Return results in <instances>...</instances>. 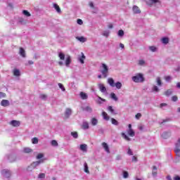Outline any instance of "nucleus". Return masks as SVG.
Listing matches in <instances>:
<instances>
[{
	"label": "nucleus",
	"mask_w": 180,
	"mask_h": 180,
	"mask_svg": "<svg viewBox=\"0 0 180 180\" xmlns=\"http://www.w3.org/2000/svg\"><path fill=\"white\" fill-rule=\"evenodd\" d=\"M131 79L136 84H141L146 81L144 78V75L143 73H136L134 77H131Z\"/></svg>",
	"instance_id": "f257e3e1"
},
{
	"label": "nucleus",
	"mask_w": 180,
	"mask_h": 180,
	"mask_svg": "<svg viewBox=\"0 0 180 180\" xmlns=\"http://www.w3.org/2000/svg\"><path fill=\"white\" fill-rule=\"evenodd\" d=\"M101 73L103 78H108V75H109V68L106 64H101Z\"/></svg>",
	"instance_id": "f03ea898"
},
{
	"label": "nucleus",
	"mask_w": 180,
	"mask_h": 180,
	"mask_svg": "<svg viewBox=\"0 0 180 180\" xmlns=\"http://www.w3.org/2000/svg\"><path fill=\"white\" fill-rule=\"evenodd\" d=\"M180 139H179L178 142L176 143V147L174 148V153L177 157H180Z\"/></svg>",
	"instance_id": "7ed1b4c3"
},
{
	"label": "nucleus",
	"mask_w": 180,
	"mask_h": 180,
	"mask_svg": "<svg viewBox=\"0 0 180 180\" xmlns=\"http://www.w3.org/2000/svg\"><path fill=\"white\" fill-rule=\"evenodd\" d=\"M1 174L4 178H10L11 177V171L8 169H3L1 170Z\"/></svg>",
	"instance_id": "20e7f679"
},
{
	"label": "nucleus",
	"mask_w": 180,
	"mask_h": 180,
	"mask_svg": "<svg viewBox=\"0 0 180 180\" xmlns=\"http://www.w3.org/2000/svg\"><path fill=\"white\" fill-rule=\"evenodd\" d=\"M72 115V110L71 108H66L65 111V119H68Z\"/></svg>",
	"instance_id": "39448f33"
},
{
	"label": "nucleus",
	"mask_w": 180,
	"mask_h": 180,
	"mask_svg": "<svg viewBox=\"0 0 180 180\" xmlns=\"http://www.w3.org/2000/svg\"><path fill=\"white\" fill-rule=\"evenodd\" d=\"M85 58H86V57L85 56V54H84V53L82 52V56H78V60L79 61V63H81V64H85Z\"/></svg>",
	"instance_id": "423d86ee"
},
{
	"label": "nucleus",
	"mask_w": 180,
	"mask_h": 180,
	"mask_svg": "<svg viewBox=\"0 0 180 180\" xmlns=\"http://www.w3.org/2000/svg\"><path fill=\"white\" fill-rule=\"evenodd\" d=\"M44 161L43 160H37V161H35L34 162H32L31 164V165H32V167H34V169H35V168H37V167H39V165H40V164L43 163Z\"/></svg>",
	"instance_id": "0eeeda50"
},
{
	"label": "nucleus",
	"mask_w": 180,
	"mask_h": 180,
	"mask_svg": "<svg viewBox=\"0 0 180 180\" xmlns=\"http://www.w3.org/2000/svg\"><path fill=\"white\" fill-rule=\"evenodd\" d=\"M79 150H81V151L83 153H86V151H88V146L85 143L81 144Z\"/></svg>",
	"instance_id": "6e6552de"
},
{
	"label": "nucleus",
	"mask_w": 180,
	"mask_h": 180,
	"mask_svg": "<svg viewBox=\"0 0 180 180\" xmlns=\"http://www.w3.org/2000/svg\"><path fill=\"white\" fill-rule=\"evenodd\" d=\"M132 11L135 15L141 13V11H140V8H139V6H134L132 8Z\"/></svg>",
	"instance_id": "1a4fd4ad"
},
{
	"label": "nucleus",
	"mask_w": 180,
	"mask_h": 180,
	"mask_svg": "<svg viewBox=\"0 0 180 180\" xmlns=\"http://www.w3.org/2000/svg\"><path fill=\"white\" fill-rule=\"evenodd\" d=\"M10 124L13 126V127H19V126H20V122L18 120H12L11 121Z\"/></svg>",
	"instance_id": "9d476101"
},
{
	"label": "nucleus",
	"mask_w": 180,
	"mask_h": 180,
	"mask_svg": "<svg viewBox=\"0 0 180 180\" xmlns=\"http://www.w3.org/2000/svg\"><path fill=\"white\" fill-rule=\"evenodd\" d=\"M82 128L83 130H88V129H89V123L86 121H84L82 122Z\"/></svg>",
	"instance_id": "9b49d317"
},
{
	"label": "nucleus",
	"mask_w": 180,
	"mask_h": 180,
	"mask_svg": "<svg viewBox=\"0 0 180 180\" xmlns=\"http://www.w3.org/2000/svg\"><path fill=\"white\" fill-rule=\"evenodd\" d=\"M11 103H9V101L8 100H2L1 102V105L4 106V108H6L9 106Z\"/></svg>",
	"instance_id": "f8f14e48"
},
{
	"label": "nucleus",
	"mask_w": 180,
	"mask_h": 180,
	"mask_svg": "<svg viewBox=\"0 0 180 180\" xmlns=\"http://www.w3.org/2000/svg\"><path fill=\"white\" fill-rule=\"evenodd\" d=\"M98 89L102 94H105V92H106V87L103 84H98Z\"/></svg>",
	"instance_id": "ddd939ff"
},
{
	"label": "nucleus",
	"mask_w": 180,
	"mask_h": 180,
	"mask_svg": "<svg viewBox=\"0 0 180 180\" xmlns=\"http://www.w3.org/2000/svg\"><path fill=\"white\" fill-rule=\"evenodd\" d=\"M103 148H104L105 151H106V153H108V154H109V153H110V150H109V146H108V143L103 142L102 143Z\"/></svg>",
	"instance_id": "4468645a"
},
{
	"label": "nucleus",
	"mask_w": 180,
	"mask_h": 180,
	"mask_svg": "<svg viewBox=\"0 0 180 180\" xmlns=\"http://www.w3.org/2000/svg\"><path fill=\"white\" fill-rule=\"evenodd\" d=\"M8 160L10 161V162H15V161H16V156L10 155L8 156Z\"/></svg>",
	"instance_id": "2eb2a0df"
},
{
	"label": "nucleus",
	"mask_w": 180,
	"mask_h": 180,
	"mask_svg": "<svg viewBox=\"0 0 180 180\" xmlns=\"http://www.w3.org/2000/svg\"><path fill=\"white\" fill-rule=\"evenodd\" d=\"M158 2V0H148L146 1V4L148 5V6H153V4H157Z\"/></svg>",
	"instance_id": "dca6fc26"
},
{
	"label": "nucleus",
	"mask_w": 180,
	"mask_h": 180,
	"mask_svg": "<svg viewBox=\"0 0 180 180\" xmlns=\"http://www.w3.org/2000/svg\"><path fill=\"white\" fill-rule=\"evenodd\" d=\"M70 64H71V56H68L65 60V65L66 67H70Z\"/></svg>",
	"instance_id": "f3484780"
},
{
	"label": "nucleus",
	"mask_w": 180,
	"mask_h": 180,
	"mask_svg": "<svg viewBox=\"0 0 180 180\" xmlns=\"http://www.w3.org/2000/svg\"><path fill=\"white\" fill-rule=\"evenodd\" d=\"M20 56H22L23 58H26V51H25V49L23 48H20Z\"/></svg>",
	"instance_id": "a211bd4d"
},
{
	"label": "nucleus",
	"mask_w": 180,
	"mask_h": 180,
	"mask_svg": "<svg viewBox=\"0 0 180 180\" xmlns=\"http://www.w3.org/2000/svg\"><path fill=\"white\" fill-rule=\"evenodd\" d=\"M23 153H25V154H30V153H33V149L30 148H24Z\"/></svg>",
	"instance_id": "6ab92c4d"
},
{
	"label": "nucleus",
	"mask_w": 180,
	"mask_h": 180,
	"mask_svg": "<svg viewBox=\"0 0 180 180\" xmlns=\"http://www.w3.org/2000/svg\"><path fill=\"white\" fill-rule=\"evenodd\" d=\"M84 172H86V174H89V167H88V163H86V162L84 163Z\"/></svg>",
	"instance_id": "aec40b11"
},
{
	"label": "nucleus",
	"mask_w": 180,
	"mask_h": 180,
	"mask_svg": "<svg viewBox=\"0 0 180 180\" xmlns=\"http://www.w3.org/2000/svg\"><path fill=\"white\" fill-rule=\"evenodd\" d=\"M107 110H108V112H110L112 115H117V113L115 112V110L113 109V107L112 105H109L107 108Z\"/></svg>",
	"instance_id": "412c9836"
},
{
	"label": "nucleus",
	"mask_w": 180,
	"mask_h": 180,
	"mask_svg": "<svg viewBox=\"0 0 180 180\" xmlns=\"http://www.w3.org/2000/svg\"><path fill=\"white\" fill-rule=\"evenodd\" d=\"M53 8L56 9V12L58 13H61V8H60V6L57 4H53Z\"/></svg>",
	"instance_id": "4be33fe9"
},
{
	"label": "nucleus",
	"mask_w": 180,
	"mask_h": 180,
	"mask_svg": "<svg viewBox=\"0 0 180 180\" xmlns=\"http://www.w3.org/2000/svg\"><path fill=\"white\" fill-rule=\"evenodd\" d=\"M102 116H103V118L104 119V120H109V119H110V117H109V115H108V113H106V112L103 111L102 112Z\"/></svg>",
	"instance_id": "5701e85b"
},
{
	"label": "nucleus",
	"mask_w": 180,
	"mask_h": 180,
	"mask_svg": "<svg viewBox=\"0 0 180 180\" xmlns=\"http://www.w3.org/2000/svg\"><path fill=\"white\" fill-rule=\"evenodd\" d=\"M97 103L102 105L103 102H106V99L102 98L101 96H98Z\"/></svg>",
	"instance_id": "b1692460"
},
{
	"label": "nucleus",
	"mask_w": 180,
	"mask_h": 180,
	"mask_svg": "<svg viewBox=\"0 0 180 180\" xmlns=\"http://www.w3.org/2000/svg\"><path fill=\"white\" fill-rule=\"evenodd\" d=\"M108 82L109 85H110L112 88H115V80L112 78H109L108 79Z\"/></svg>",
	"instance_id": "393cba45"
},
{
	"label": "nucleus",
	"mask_w": 180,
	"mask_h": 180,
	"mask_svg": "<svg viewBox=\"0 0 180 180\" xmlns=\"http://www.w3.org/2000/svg\"><path fill=\"white\" fill-rule=\"evenodd\" d=\"M110 98L115 102H117L119 101V98H117V96H116V94L115 93L110 94Z\"/></svg>",
	"instance_id": "a878e982"
},
{
	"label": "nucleus",
	"mask_w": 180,
	"mask_h": 180,
	"mask_svg": "<svg viewBox=\"0 0 180 180\" xmlns=\"http://www.w3.org/2000/svg\"><path fill=\"white\" fill-rule=\"evenodd\" d=\"M170 136H171V134H169V132H163L162 134V139H169Z\"/></svg>",
	"instance_id": "bb28decb"
},
{
	"label": "nucleus",
	"mask_w": 180,
	"mask_h": 180,
	"mask_svg": "<svg viewBox=\"0 0 180 180\" xmlns=\"http://www.w3.org/2000/svg\"><path fill=\"white\" fill-rule=\"evenodd\" d=\"M156 82H157L158 86H162V81H161V77H158L156 78Z\"/></svg>",
	"instance_id": "cd10ccee"
},
{
	"label": "nucleus",
	"mask_w": 180,
	"mask_h": 180,
	"mask_svg": "<svg viewBox=\"0 0 180 180\" xmlns=\"http://www.w3.org/2000/svg\"><path fill=\"white\" fill-rule=\"evenodd\" d=\"M13 75H15V77H20V70L18 69H14Z\"/></svg>",
	"instance_id": "c85d7f7f"
},
{
	"label": "nucleus",
	"mask_w": 180,
	"mask_h": 180,
	"mask_svg": "<svg viewBox=\"0 0 180 180\" xmlns=\"http://www.w3.org/2000/svg\"><path fill=\"white\" fill-rule=\"evenodd\" d=\"M80 98L83 100L88 99V94L82 91L80 93Z\"/></svg>",
	"instance_id": "c756f323"
},
{
	"label": "nucleus",
	"mask_w": 180,
	"mask_h": 180,
	"mask_svg": "<svg viewBox=\"0 0 180 180\" xmlns=\"http://www.w3.org/2000/svg\"><path fill=\"white\" fill-rule=\"evenodd\" d=\"M91 123L92 126H96V124H98V119L93 117L91 120Z\"/></svg>",
	"instance_id": "7c9ffc66"
},
{
	"label": "nucleus",
	"mask_w": 180,
	"mask_h": 180,
	"mask_svg": "<svg viewBox=\"0 0 180 180\" xmlns=\"http://www.w3.org/2000/svg\"><path fill=\"white\" fill-rule=\"evenodd\" d=\"M104 37H109V34H110V31L109 30H105L103 32L102 34Z\"/></svg>",
	"instance_id": "2f4dec72"
},
{
	"label": "nucleus",
	"mask_w": 180,
	"mask_h": 180,
	"mask_svg": "<svg viewBox=\"0 0 180 180\" xmlns=\"http://www.w3.org/2000/svg\"><path fill=\"white\" fill-rule=\"evenodd\" d=\"M84 110H85V112H88V113H92V108H91V106H86L84 108Z\"/></svg>",
	"instance_id": "473e14b6"
},
{
	"label": "nucleus",
	"mask_w": 180,
	"mask_h": 180,
	"mask_svg": "<svg viewBox=\"0 0 180 180\" xmlns=\"http://www.w3.org/2000/svg\"><path fill=\"white\" fill-rule=\"evenodd\" d=\"M162 43H163V44H168V43H169V39L168 37H163L162 39Z\"/></svg>",
	"instance_id": "72a5a7b5"
},
{
	"label": "nucleus",
	"mask_w": 180,
	"mask_h": 180,
	"mask_svg": "<svg viewBox=\"0 0 180 180\" xmlns=\"http://www.w3.org/2000/svg\"><path fill=\"white\" fill-rule=\"evenodd\" d=\"M122 136L123 139H124V140H126L127 141H131V139H130L127 135H126V134L122 133Z\"/></svg>",
	"instance_id": "f704fd0d"
},
{
	"label": "nucleus",
	"mask_w": 180,
	"mask_h": 180,
	"mask_svg": "<svg viewBox=\"0 0 180 180\" xmlns=\"http://www.w3.org/2000/svg\"><path fill=\"white\" fill-rule=\"evenodd\" d=\"M127 133H128L129 136H130V137H134V136H135V133L133 129H128Z\"/></svg>",
	"instance_id": "c9c22d12"
},
{
	"label": "nucleus",
	"mask_w": 180,
	"mask_h": 180,
	"mask_svg": "<svg viewBox=\"0 0 180 180\" xmlns=\"http://www.w3.org/2000/svg\"><path fill=\"white\" fill-rule=\"evenodd\" d=\"M152 92H160V88L158 86L153 85L151 89Z\"/></svg>",
	"instance_id": "e433bc0d"
},
{
	"label": "nucleus",
	"mask_w": 180,
	"mask_h": 180,
	"mask_svg": "<svg viewBox=\"0 0 180 180\" xmlns=\"http://www.w3.org/2000/svg\"><path fill=\"white\" fill-rule=\"evenodd\" d=\"M118 37H123L124 36V31L123 30H120L117 32Z\"/></svg>",
	"instance_id": "4c0bfd02"
},
{
	"label": "nucleus",
	"mask_w": 180,
	"mask_h": 180,
	"mask_svg": "<svg viewBox=\"0 0 180 180\" xmlns=\"http://www.w3.org/2000/svg\"><path fill=\"white\" fill-rule=\"evenodd\" d=\"M149 50L152 51V53H155L158 51V49L154 46H149Z\"/></svg>",
	"instance_id": "58836bf2"
},
{
	"label": "nucleus",
	"mask_w": 180,
	"mask_h": 180,
	"mask_svg": "<svg viewBox=\"0 0 180 180\" xmlns=\"http://www.w3.org/2000/svg\"><path fill=\"white\" fill-rule=\"evenodd\" d=\"M111 123L112 124H114V126H119V122H117L115 118H111Z\"/></svg>",
	"instance_id": "ea45409f"
},
{
	"label": "nucleus",
	"mask_w": 180,
	"mask_h": 180,
	"mask_svg": "<svg viewBox=\"0 0 180 180\" xmlns=\"http://www.w3.org/2000/svg\"><path fill=\"white\" fill-rule=\"evenodd\" d=\"M152 175L153 176H157V167L155 166L153 167Z\"/></svg>",
	"instance_id": "a19ab883"
},
{
	"label": "nucleus",
	"mask_w": 180,
	"mask_h": 180,
	"mask_svg": "<svg viewBox=\"0 0 180 180\" xmlns=\"http://www.w3.org/2000/svg\"><path fill=\"white\" fill-rule=\"evenodd\" d=\"M115 86L117 88V89H120L122 88V82H117L115 84Z\"/></svg>",
	"instance_id": "79ce46f5"
},
{
	"label": "nucleus",
	"mask_w": 180,
	"mask_h": 180,
	"mask_svg": "<svg viewBox=\"0 0 180 180\" xmlns=\"http://www.w3.org/2000/svg\"><path fill=\"white\" fill-rule=\"evenodd\" d=\"M138 65H141V66L146 65V60L143 59L139 60L138 61Z\"/></svg>",
	"instance_id": "37998d69"
},
{
	"label": "nucleus",
	"mask_w": 180,
	"mask_h": 180,
	"mask_svg": "<svg viewBox=\"0 0 180 180\" xmlns=\"http://www.w3.org/2000/svg\"><path fill=\"white\" fill-rule=\"evenodd\" d=\"M51 146H53V147H58V143L56 140H52L51 141Z\"/></svg>",
	"instance_id": "c03bdc74"
},
{
	"label": "nucleus",
	"mask_w": 180,
	"mask_h": 180,
	"mask_svg": "<svg viewBox=\"0 0 180 180\" xmlns=\"http://www.w3.org/2000/svg\"><path fill=\"white\" fill-rule=\"evenodd\" d=\"M77 40H79V41H81L82 43H85V41H86V39L84 37H77Z\"/></svg>",
	"instance_id": "a18cd8bd"
},
{
	"label": "nucleus",
	"mask_w": 180,
	"mask_h": 180,
	"mask_svg": "<svg viewBox=\"0 0 180 180\" xmlns=\"http://www.w3.org/2000/svg\"><path fill=\"white\" fill-rule=\"evenodd\" d=\"M71 136L73 137V139H78V132L72 131L71 132Z\"/></svg>",
	"instance_id": "49530a36"
},
{
	"label": "nucleus",
	"mask_w": 180,
	"mask_h": 180,
	"mask_svg": "<svg viewBox=\"0 0 180 180\" xmlns=\"http://www.w3.org/2000/svg\"><path fill=\"white\" fill-rule=\"evenodd\" d=\"M58 85L63 92H65V87H64V85H63V84L58 83Z\"/></svg>",
	"instance_id": "de8ad7c7"
},
{
	"label": "nucleus",
	"mask_w": 180,
	"mask_h": 180,
	"mask_svg": "<svg viewBox=\"0 0 180 180\" xmlns=\"http://www.w3.org/2000/svg\"><path fill=\"white\" fill-rule=\"evenodd\" d=\"M165 95L166 96H169L170 95H172V90L168 89L167 91L165 92Z\"/></svg>",
	"instance_id": "09e8293b"
},
{
	"label": "nucleus",
	"mask_w": 180,
	"mask_h": 180,
	"mask_svg": "<svg viewBox=\"0 0 180 180\" xmlns=\"http://www.w3.org/2000/svg\"><path fill=\"white\" fill-rule=\"evenodd\" d=\"M58 57L60 60H65V55L63 53H59Z\"/></svg>",
	"instance_id": "8fccbe9b"
},
{
	"label": "nucleus",
	"mask_w": 180,
	"mask_h": 180,
	"mask_svg": "<svg viewBox=\"0 0 180 180\" xmlns=\"http://www.w3.org/2000/svg\"><path fill=\"white\" fill-rule=\"evenodd\" d=\"M33 169H34V167H33L32 165H30L27 168V171H28V172H32V171H33Z\"/></svg>",
	"instance_id": "3c124183"
},
{
	"label": "nucleus",
	"mask_w": 180,
	"mask_h": 180,
	"mask_svg": "<svg viewBox=\"0 0 180 180\" xmlns=\"http://www.w3.org/2000/svg\"><path fill=\"white\" fill-rule=\"evenodd\" d=\"M165 79L166 82H170L172 80V77L165 76Z\"/></svg>",
	"instance_id": "603ef678"
},
{
	"label": "nucleus",
	"mask_w": 180,
	"mask_h": 180,
	"mask_svg": "<svg viewBox=\"0 0 180 180\" xmlns=\"http://www.w3.org/2000/svg\"><path fill=\"white\" fill-rule=\"evenodd\" d=\"M32 144H37L39 143V139L34 137L32 139Z\"/></svg>",
	"instance_id": "864d4df0"
},
{
	"label": "nucleus",
	"mask_w": 180,
	"mask_h": 180,
	"mask_svg": "<svg viewBox=\"0 0 180 180\" xmlns=\"http://www.w3.org/2000/svg\"><path fill=\"white\" fill-rule=\"evenodd\" d=\"M39 179H44L46 178V174L44 173H40L38 176Z\"/></svg>",
	"instance_id": "5fc2aeb1"
},
{
	"label": "nucleus",
	"mask_w": 180,
	"mask_h": 180,
	"mask_svg": "<svg viewBox=\"0 0 180 180\" xmlns=\"http://www.w3.org/2000/svg\"><path fill=\"white\" fill-rule=\"evenodd\" d=\"M43 157H44V154H43V153H39V154L37 155L36 158H37V160H41V158H43Z\"/></svg>",
	"instance_id": "6e6d98bb"
},
{
	"label": "nucleus",
	"mask_w": 180,
	"mask_h": 180,
	"mask_svg": "<svg viewBox=\"0 0 180 180\" xmlns=\"http://www.w3.org/2000/svg\"><path fill=\"white\" fill-rule=\"evenodd\" d=\"M123 178H124V179L129 178V172H127V171H124L123 172Z\"/></svg>",
	"instance_id": "4d7b16f0"
},
{
	"label": "nucleus",
	"mask_w": 180,
	"mask_h": 180,
	"mask_svg": "<svg viewBox=\"0 0 180 180\" xmlns=\"http://www.w3.org/2000/svg\"><path fill=\"white\" fill-rule=\"evenodd\" d=\"M39 98L41 99H42L43 101H46V99H47V95H46V94H41L39 96Z\"/></svg>",
	"instance_id": "13d9d810"
},
{
	"label": "nucleus",
	"mask_w": 180,
	"mask_h": 180,
	"mask_svg": "<svg viewBox=\"0 0 180 180\" xmlns=\"http://www.w3.org/2000/svg\"><path fill=\"white\" fill-rule=\"evenodd\" d=\"M22 13H23V15H25L27 17L30 16V13H29V11H27V10H24L22 11Z\"/></svg>",
	"instance_id": "bf43d9fd"
},
{
	"label": "nucleus",
	"mask_w": 180,
	"mask_h": 180,
	"mask_svg": "<svg viewBox=\"0 0 180 180\" xmlns=\"http://www.w3.org/2000/svg\"><path fill=\"white\" fill-rule=\"evenodd\" d=\"M2 98H6V94L0 91V99H2Z\"/></svg>",
	"instance_id": "052dcab7"
},
{
	"label": "nucleus",
	"mask_w": 180,
	"mask_h": 180,
	"mask_svg": "<svg viewBox=\"0 0 180 180\" xmlns=\"http://www.w3.org/2000/svg\"><path fill=\"white\" fill-rule=\"evenodd\" d=\"M136 119H137V120H139L141 117V113L138 112L136 115H135Z\"/></svg>",
	"instance_id": "680f3d73"
},
{
	"label": "nucleus",
	"mask_w": 180,
	"mask_h": 180,
	"mask_svg": "<svg viewBox=\"0 0 180 180\" xmlns=\"http://www.w3.org/2000/svg\"><path fill=\"white\" fill-rule=\"evenodd\" d=\"M172 101L173 102H176V101H178V97H177L176 96H173L172 97Z\"/></svg>",
	"instance_id": "e2e57ef3"
},
{
	"label": "nucleus",
	"mask_w": 180,
	"mask_h": 180,
	"mask_svg": "<svg viewBox=\"0 0 180 180\" xmlns=\"http://www.w3.org/2000/svg\"><path fill=\"white\" fill-rule=\"evenodd\" d=\"M139 130L143 131L144 130V125L143 124H139L138 127Z\"/></svg>",
	"instance_id": "0e129e2a"
},
{
	"label": "nucleus",
	"mask_w": 180,
	"mask_h": 180,
	"mask_svg": "<svg viewBox=\"0 0 180 180\" xmlns=\"http://www.w3.org/2000/svg\"><path fill=\"white\" fill-rule=\"evenodd\" d=\"M127 154L129 155H133V151H131V149L128 148Z\"/></svg>",
	"instance_id": "69168bd1"
},
{
	"label": "nucleus",
	"mask_w": 180,
	"mask_h": 180,
	"mask_svg": "<svg viewBox=\"0 0 180 180\" xmlns=\"http://www.w3.org/2000/svg\"><path fill=\"white\" fill-rule=\"evenodd\" d=\"M77 25H84V22L81 19L77 20Z\"/></svg>",
	"instance_id": "338daca9"
},
{
	"label": "nucleus",
	"mask_w": 180,
	"mask_h": 180,
	"mask_svg": "<svg viewBox=\"0 0 180 180\" xmlns=\"http://www.w3.org/2000/svg\"><path fill=\"white\" fill-rule=\"evenodd\" d=\"M174 180H180V176H174Z\"/></svg>",
	"instance_id": "774afa93"
}]
</instances>
